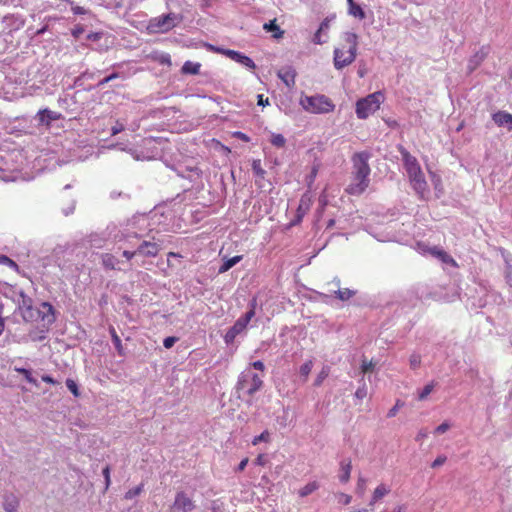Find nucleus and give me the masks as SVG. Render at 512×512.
Masks as SVG:
<instances>
[{
  "mask_svg": "<svg viewBox=\"0 0 512 512\" xmlns=\"http://www.w3.org/2000/svg\"><path fill=\"white\" fill-rule=\"evenodd\" d=\"M371 155L367 151L355 153L352 157L353 172L352 181L347 187V192L351 195L362 194L369 185V175L371 172L368 160Z\"/></svg>",
  "mask_w": 512,
  "mask_h": 512,
  "instance_id": "nucleus-1",
  "label": "nucleus"
},
{
  "mask_svg": "<svg viewBox=\"0 0 512 512\" xmlns=\"http://www.w3.org/2000/svg\"><path fill=\"white\" fill-rule=\"evenodd\" d=\"M263 387L262 377L251 369L244 370L238 377L236 392L238 398L252 397Z\"/></svg>",
  "mask_w": 512,
  "mask_h": 512,
  "instance_id": "nucleus-2",
  "label": "nucleus"
},
{
  "mask_svg": "<svg viewBox=\"0 0 512 512\" xmlns=\"http://www.w3.org/2000/svg\"><path fill=\"white\" fill-rule=\"evenodd\" d=\"M300 105L305 111L313 114H327L335 109L332 100L323 94L301 96Z\"/></svg>",
  "mask_w": 512,
  "mask_h": 512,
  "instance_id": "nucleus-3",
  "label": "nucleus"
},
{
  "mask_svg": "<svg viewBox=\"0 0 512 512\" xmlns=\"http://www.w3.org/2000/svg\"><path fill=\"white\" fill-rule=\"evenodd\" d=\"M256 299L253 298L249 302V310L236 320L234 325L228 329L224 336V341L227 345L232 344L235 338L241 334L247 327L250 320L255 316Z\"/></svg>",
  "mask_w": 512,
  "mask_h": 512,
  "instance_id": "nucleus-4",
  "label": "nucleus"
},
{
  "mask_svg": "<svg viewBox=\"0 0 512 512\" xmlns=\"http://www.w3.org/2000/svg\"><path fill=\"white\" fill-rule=\"evenodd\" d=\"M384 95L381 92L369 94L356 103V115L359 119H366L380 107Z\"/></svg>",
  "mask_w": 512,
  "mask_h": 512,
  "instance_id": "nucleus-5",
  "label": "nucleus"
},
{
  "mask_svg": "<svg viewBox=\"0 0 512 512\" xmlns=\"http://www.w3.org/2000/svg\"><path fill=\"white\" fill-rule=\"evenodd\" d=\"M358 36L355 33L348 32L346 33V41L350 44L349 49L347 50V57L345 60H341V55L343 54V50L335 49L334 50V65L336 69H342L348 65H350L356 57L357 44H358Z\"/></svg>",
  "mask_w": 512,
  "mask_h": 512,
  "instance_id": "nucleus-6",
  "label": "nucleus"
},
{
  "mask_svg": "<svg viewBox=\"0 0 512 512\" xmlns=\"http://www.w3.org/2000/svg\"><path fill=\"white\" fill-rule=\"evenodd\" d=\"M194 501L183 491L176 493L175 500L170 507L171 512H191L195 509Z\"/></svg>",
  "mask_w": 512,
  "mask_h": 512,
  "instance_id": "nucleus-7",
  "label": "nucleus"
},
{
  "mask_svg": "<svg viewBox=\"0 0 512 512\" xmlns=\"http://www.w3.org/2000/svg\"><path fill=\"white\" fill-rule=\"evenodd\" d=\"M409 180L414 191L421 197L424 198V194L427 192V182L421 168L415 170V172L408 173Z\"/></svg>",
  "mask_w": 512,
  "mask_h": 512,
  "instance_id": "nucleus-8",
  "label": "nucleus"
},
{
  "mask_svg": "<svg viewBox=\"0 0 512 512\" xmlns=\"http://www.w3.org/2000/svg\"><path fill=\"white\" fill-rule=\"evenodd\" d=\"M177 19H178V16L176 14L168 13V14L161 15V16L153 19L151 26L156 27L158 30H160L162 32H166L176 26L175 21Z\"/></svg>",
  "mask_w": 512,
  "mask_h": 512,
  "instance_id": "nucleus-9",
  "label": "nucleus"
},
{
  "mask_svg": "<svg viewBox=\"0 0 512 512\" xmlns=\"http://www.w3.org/2000/svg\"><path fill=\"white\" fill-rule=\"evenodd\" d=\"M41 319L48 325L55 322V310L49 302H42L39 309H35V320Z\"/></svg>",
  "mask_w": 512,
  "mask_h": 512,
  "instance_id": "nucleus-10",
  "label": "nucleus"
},
{
  "mask_svg": "<svg viewBox=\"0 0 512 512\" xmlns=\"http://www.w3.org/2000/svg\"><path fill=\"white\" fill-rule=\"evenodd\" d=\"M217 50L220 51L221 53H223L225 56H227L231 60H233L249 69L256 68L254 61L250 57H248L238 51L230 50V49H217Z\"/></svg>",
  "mask_w": 512,
  "mask_h": 512,
  "instance_id": "nucleus-11",
  "label": "nucleus"
},
{
  "mask_svg": "<svg viewBox=\"0 0 512 512\" xmlns=\"http://www.w3.org/2000/svg\"><path fill=\"white\" fill-rule=\"evenodd\" d=\"M160 251V245L153 241H142L137 247L136 252L138 255L144 257H156Z\"/></svg>",
  "mask_w": 512,
  "mask_h": 512,
  "instance_id": "nucleus-12",
  "label": "nucleus"
},
{
  "mask_svg": "<svg viewBox=\"0 0 512 512\" xmlns=\"http://www.w3.org/2000/svg\"><path fill=\"white\" fill-rule=\"evenodd\" d=\"M22 302L19 306L22 317L25 321L35 320V309L32 306V299L21 293Z\"/></svg>",
  "mask_w": 512,
  "mask_h": 512,
  "instance_id": "nucleus-13",
  "label": "nucleus"
},
{
  "mask_svg": "<svg viewBox=\"0 0 512 512\" xmlns=\"http://www.w3.org/2000/svg\"><path fill=\"white\" fill-rule=\"evenodd\" d=\"M492 119L497 126L506 127L508 131H512V114L498 111L492 115Z\"/></svg>",
  "mask_w": 512,
  "mask_h": 512,
  "instance_id": "nucleus-14",
  "label": "nucleus"
},
{
  "mask_svg": "<svg viewBox=\"0 0 512 512\" xmlns=\"http://www.w3.org/2000/svg\"><path fill=\"white\" fill-rule=\"evenodd\" d=\"M400 153L402 156V160L404 162L405 169L407 174L410 172H415V170L421 168L417 159L412 156L406 149L401 148Z\"/></svg>",
  "mask_w": 512,
  "mask_h": 512,
  "instance_id": "nucleus-15",
  "label": "nucleus"
},
{
  "mask_svg": "<svg viewBox=\"0 0 512 512\" xmlns=\"http://www.w3.org/2000/svg\"><path fill=\"white\" fill-rule=\"evenodd\" d=\"M277 75L287 87H293L295 85L296 72L292 67L287 66L281 68Z\"/></svg>",
  "mask_w": 512,
  "mask_h": 512,
  "instance_id": "nucleus-16",
  "label": "nucleus"
},
{
  "mask_svg": "<svg viewBox=\"0 0 512 512\" xmlns=\"http://www.w3.org/2000/svg\"><path fill=\"white\" fill-rule=\"evenodd\" d=\"M488 55V49L482 47L474 55H472L468 61V69L470 72L474 71Z\"/></svg>",
  "mask_w": 512,
  "mask_h": 512,
  "instance_id": "nucleus-17",
  "label": "nucleus"
},
{
  "mask_svg": "<svg viewBox=\"0 0 512 512\" xmlns=\"http://www.w3.org/2000/svg\"><path fill=\"white\" fill-rule=\"evenodd\" d=\"M59 114L57 112L51 111L49 109L40 110L37 113V117L41 124L49 125L51 121L57 120L59 118Z\"/></svg>",
  "mask_w": 512,
  "mask_h": 512,
  "instance_id": "nucleus-18",
  "label": "nucleus"
},
{
  "mask_svg": "<svg viewBox=\"0 0 512 512\" xmlns=\"http://www.w3.org/2000/svg\"><path fill=\"white\" fill-rule=\"evenodd\" d=\"M331 293L335 295V297L341 301H347L356 295L357 291L349 288H341L330 290Z\"/></svg>",
  "mask_w": 512,
  "mask_h": 512,
  "instance_id": "nucleus-19",
  "label": "nucleus"
},
{
  "mask_svg": "<svg viewBox=\"0 0 512 512\" xmlns=\"http://www.w3.org/2000/svg\"><path fill=\"white\" fill-rule=\"evenodd\" d=\"M242 259L241 255L234 256L232 258L224 259L222 265L219 267L218 273L222 274L230 270L233 266L239 263Z\"/></svg>",
  "mask_w": 512,
  "mask_h": 512,
  "instance_id": "nucleus-20",
  "label": "nucleus"
},
{
  "mask_svg": "<svg viewBox=\"0 0 512 512\" xmlns=\"http://www.w3.org/2000/svg\"><path fill=\"white\" fill-rule=\"evenodd\" d=\"M200 63H194L192 61H186L184 65L181 68L182 73L184 74H191V75H197L200 72Z\"/></svg>",
  "mask_w": 512,
  "mask_h": 512,
  "instance_id": "nucleus-21",
  "label": "nucleus"
},
{
  "mask_svg": "<svg viewBox=\"0 0 512 512\" xmlns=\"http://www.w3.org/2000/svg\"><path fill=\"white\" fill-rule=\"evenodd\" d=\"M389 492H390V489L388 487H386L384 484L378 485L373 492V496H372L370 505H373L375 502H377L378 500L383 498Z\"/></svg>",
  "mask_w": 512,
  "mask_h": 512,
  "instance_id": "nucleus-22",
  "label": "nucleus"
},
{
  "mask_svg": "<svg viewBox=\"0 0 512 512\" xmlns=\"http://www.w3.org/2000/svg\"><path fill=\"white\" fill-rule=\"evenodd\" d=\"M109 333L111 335L112 342H113V344L115 346V349L117 350L118 354L120 356H124L125 353H124V349H123V346H122V343H121V339L117 335L115 328L111 326L109 328Z\"/></svg>",
  "mask_w": 512,
  "mask_h": 512,
  "instance_id": "nucleus-23",
  "label": "nucleus"
},
{
  "mask_svg": "<svg viewBox=\"0 0 512 512\" xmlns=\"http://www.w3.org/2000/svg\"><path fill=\"white\" fill-rule=\"evenodd\" d=\"M351 469L352 466L350 461H348L347 463L344 461L341 462V473L339 475V480L342 483H346L350 479Z\"/></svg>",
  "mask_w": 512,
  "mask_h": 512,
  "instance_id": "nucleus-24",
  "label": "nucleus"
},
{
  "mask_svg": "<svg viewBox=\"0 0 512 512\" xmlns=\"http://www.w3.org/2000/svg\"><path fill=\"white\" fill-rule=\"evenodd\" d=\"M263 28L267 32H274L275 38H280L283 35V31L280 29V27L276 24V19L269 21L268 23H265Z\"/></svg>",
  "mask_w": 512,
  "mask_h": 512,
  "instance_id": "nucleus-25",
  "label": "nucleus"
},
{
  "mask_svg": "<svg viewBox=\"0 0 512 512\" xmlns=\"http://www.w3.org/2000/svg\"><path fill=\"white\" fill-rule=\"evenodd\" d=\"M348 13L359 20L366 18L365 11L357 3L353 4L351 7H348Z\"/></svg>",
  "mask_w": 512,
  "mask_h": 512,
  "instance_id": "nucleus-26",
  "label": "nucleus"
},
{
  "mask_svg": "<svg viewBox=\"0 0 512 512\" xmlns=\"http://www.w3.org/2000/svg\"><path fill=\"white\" fill-rule=\"evenodd\" d=\"M318 488H319L318 482L312 481V482L306 484L303 488H301L299 490V495H300V497H306V496L312 494Z\"/></svg>",
  "mask_w": 512,
  "mask_h": 512,
  "instance_id": "nucleus-27",
  "label": "nucleus"
},
{
  "mask_svg": "<svg viewBox=\"0 0 512 512\" xmlns=\"http://www.w3.org/2000/svg\"><path fill=\"white\" fill-rule=\"evenodd\" d=\"M118 260L112 254H103L102 255V264L107 269H115Z\"/></svg>",
  "mask_w": 512,
  "mask_h": 512,
  "instance_id": "nucleus-28",
  "label": "nucleus"
},
{
  "mask_svg": "<svg viewBox=\"0 0 512 512\" xmlns=\"http://www.w3.org/2000/svg\"><path fill=\"white\" fill-rule=\"evenodd\" d=\"M329 372H330V368L328 366H324L321 369V371L318 373V375L314 381V386H316V387L320 386L323 383V381L328 377Z\"/></svg>",
  "mask_w": 512,
  "mask_h": 512,
  "instance_id": "nucleus-29",
  "label": "nucleus"
},
{
  "mask_svg": "<svg viewBox=\"0 0 512 512\" xmlns=\"http://www.w3.org/2000/svg\"><path fill=\"white\" fill-rule=\"evenodd\" d=\"M15 371L18 372L19 374L23 375L24 378L31 384L33 385H37V381L35 378H33L32 374H31V371L29 369H26V368H19V367H15Z\"/></svg>",
  "mask_w": 512,
  "mask_h": 512,
  "instance_id": "nucleus-30",
  "label": "nucleus"
},
{
  "mask_svg": "<svg viewBox=\"0 0 512 512\" xmlns=\"http://www.w3.org/2000/svg\"><path fill=\"white\" fill-rule=\"evenodd\" d=\"M19 503L15 498L6 499L4 509L6 512H17Z\"/></svg>",
  "mask_w": 512,
  "mask_h": 512,
  "instance_id": "nucleus-31",
  "label": "nucleus"
},
{
  "mask_svg": "<svg viewBox=\"0 0 512 512\" xmlns=\"http://www.w3.org/2000/svg\"><path fill=\"white\" fill-rule=\"evenodd\" d=\"M286 139L282 134H273L271 137V144L275 147L281 148L285 145Z\"/></svg>",
  "mask_w": 512,
  "mask_h": 512,
  "instance_id": "nucleus-32",
  "label": "nucleus"
},
{
  "mask_svg": "<svg viewBox=\"0 0 512 512\" xmlns=\"http://www.w3.org/2000/svg\"><path fill=\"white\" fill-rule=\"evenodd\" d=\"M252 170L256 176L264 178L266 171L262 168L260 160L253 161Z\"/></svg>",
  "mask_w": 512,
  "mask_h": 512,
  "instance_id": "nucleus-33",
  "label": "nucleus"
},
{
  "mask_svg": "<svg viewBox=\"0 0 512 512\" xmlns=\"http://www.w3.org/2000/svg\"><path fill=\"white\" fill-rule=\"evenodd\" d=\"M434 386H435L434 382L427 384L422 389V391L418 394V399L420 401L425 400L427 398V396L433 391Z\"/></svg>",
  "mask_w": 512,
  "mask_h": 512,
  "instance_id": "nucleus-34",
  "label": "nucleus"
},
{
  "mask_svg": "<svg viewBox=\"0 0 512 512\" xmlns=\"http://www.w3.org/2000/svg\"><path fill=\"white\" fill-rule=\"evenodd\" d=\"M66 386L75 397L80 395L78 385L73 379L68 378L66 380Z\"/></svg>",
  "mask_w": 512,
  "mask_h": 512,
  "instance_id": "nucleus-35",
  "label": "nucleus"
},
{
  "mask_svg": "<svg viewBox=\"0 0 512 512\" xmlns=\"http://www.w3.org/2000/svg\"><path fill=\"white\" fill-rule=\"evenodd\" d=\"M312 367H313V362L311 360L303 363L301 366H300V375L301 376H304L305 379L308 377L309 373L311 372L312 370Z\"/></svg>",
  "mask_w": 512,
  "mask_h": 512,
  "instance_id": "nucleus-36",
  "label": "nucleus"
},
{
  "mask_svg": "<svg viewBox=\"0 0 512 512\" xmlns=\"http://www.w3.org/2000/svg\"><path fill=\"white\" fill-rule=\"evenodd\" d=\"M143 490V484H140L130 490H128L126 493H125V499H132L136 496H138Z\"/></svg>",
  "mask_w": 512,
  "mask_h": 512,
  "instance_id": "nucleus-37",
  "label": "nucleus"
},
{
  "mask_svg": "<svg viewBox=\"0 0 512 512\" xmlns=\"http://www.w3.org/2000/svg\"><path fill=\"white\" fill-rule=\"evenodd\" d=\"M328 40V36H325V34L323 32H320V29L318 28V30L315 32L314 36H313V39L312 41L315 43V44H324L326 43Z\"/></svg>",
  "mask_w": 512,
  "mask_h": 512,
  "instance_id": "nucleus-38",
  "label": "nucleus"
},
{
  "mask_svg": "<svg viewBox=\"0 0 512 512\" xmlns=\"http://www.w3.org/2000/svg\"><path fill=\"white\" fill-rule=\"evenodd\" d=\"M269 439H270V433L267 430H265L259 436H256L253 439L252 444L257 445L260 442H268Z\"/></svg>",
  "mask_w": 512,
  "mask_h": 512,
  "instance_id": "nucleus-39",
  "label": "nucleus"
},
{
  "mask_svg": "<svg viewBox=\"0 0 512 512\" xmlns=\"http://www.w3.org/2000/svg\"><path fill=\"white\" fill-rule=\"evenodd\" d=\"M121 77L120 73L118 72H113L111 73L110 75H108L107 77L103 78L102 80H100L97 84L98 87H103L105 84L109 83L110 81L114 80V79H117Z\"/></svg>",
  "mask_w": 512,
  "mask_h": 512,
  "instance_id": "nucleus-40",
  "label": "nucleus"
},
{
  "mask_svg": "<svg viewBox=\"0 0 512 512\" xmlns=\"http://www.w3.org/2000/svg\"><path fill=\"white\" fill-rule=\"evenodd\" d=\"M76 207V200L74 198L70 199L67 207L62 209V212L65 216H69L74 213Z\"/></svg>",
  "mask_w": 512,
  "mask_h": 512,
  "instance_id": "nucleus-41",
  "label": "nucleus"
},
{
  "mask_svg": "<svg viewBox=\"0 0 512 512\" xmlns=\"http://www.w3.org/2000/svg\"><path fill=\"white\" fill-rule=\"evenodd\" d=\"M109 196H110V198H111L112 200H116V199H118V198H122V199H124V200H129V199H130V195H129V194L124 193V192H122V191H117V190H112V191L110 192V195H109Z\"/></svg>",
  "mask_w": 512,
  "mask_h": 512,
  "instance_id": "nucleus-42",
  "label": "nucleus"
},
{
  "mask_svg": "<svg viewBox=\"0 0 512 512\" xmlns=\"http://www.w3.org/2000/svg\"><path fill=\"white\" fill-rule=\"evenodd\" d=\"M409 364L412 369H417L421 364V357L419 354H412L409 358Z\"/></svg>",
  "mask_w": 512,
  "mask_h": 512,
  "instance_id": "nucleus-43",
  "label": "nucleus"
},
{
  "mask_svg": "<svg viewBox=\"0 0 512 512\" xmlns=\"http://www.w3.org/2000/svg\"><path fill=\"white\" fill-rule=\"evenodd\" d=\"M65 1L72 5L71 9L75 15H84L87 13V10L84 7L74 5V2L72 0H65Z\"/></svg>",
  "mask_w": 512,
  "mask_h": 512,
  "instance_id": "nucleus-44",
  "label": "nucleus"
},
{
  "mask_svg": "<svg viewBox=\"0 0 512 512\" xmlns=\"http://www.w3.org/2000/svg\"><path fill=\"white\" fill-rule=\"evenodd\" d=\"M0 264L7 265V266H9L11 268H17L18 267L16 262H14L12 259H10L6 255H0Z\"/></svg>",
  "mask_w": 512,
  "mask_h": 512,
  "instance_id": "nucleus-45",
  "label": "nucleus"
},
{
  "mask_svg": "<svg viewBox=\"0 0 512 512\" xmlns=\"http://www.w3.org/2000/svg\"><path fill=\"white\" fill-rule=\"evenodd\" d=\"M375 363L373 361L363 360L361 365L362 373L370 372L374 369Z\"/></svg>",
  "mask_w": 512,
  "mask_h": 512,
  "instance_id": "nucleus-46",
  "label": "nucleus"
},
{
  "mask_svg": "<svg viewBox=\"0 0 512 512\" xmlns=\"http://www.w3.org/2000/svg\"><path fill=\"white\" fill-rule=\"evenodd\" d=\"M178 341L177 337L169 336L166 337L163 341V345L166 349H170L173 347V345Z\"/></svg>",
  "mask_w": 512,
  "mask_h": 512,
  "instance_id": "nucleus-47",
  "label": "nucleus"
},
{
  "mask_svg": "<svg viewBox=\"0 0 512 512\" xmlns=\"http://www.w3.org/2000/svg\"><path fill=\"white\" fill-rule=\"evenodd\" d=\"M367 396V388L366 385L363 384L361 387H359L355 392V397L358 399H363Z\"/></svg>",
  "mask_w": 512,
  "mask_h": 512,
  "instance_id": "nucleus-48",
  "label": "nucleus"
},
{
  "mask_svg": "<svg viewBox=\"0 0 512 512\" xmlns=\"http://www.w3.org/2000/svg\"><path fill=\"white\" fill-rule=\"evenodd\" d=\"M447 460V457L444 455L438 456L431 464L432 468H438L443 465Z\"/></svg>",
  "mask_w": 512,
  "mask_h": 512,
  "instance_id": "nucleus-49",
  "label": "nucleus"
},
{
  "mask_svg": "<svg viewBox=\"0 0 512 512\" xmlns=\"http://www.w3.org/2000/svg\"><path fill=\"white\" fill-rule=\"evenodd\" d=\"M329 27H330V19L325 18L319 26L320 32H323L325 34V36H327V31L329 30Z\"/></svg>",
  "mask_w": 512,
  "mask_h": 512,
  "instance_id": "nucleus-50",
  "label": "nucleus"
},
{
  "mask_svg": "<svg viewBox=\"0 0 512 512\" xmlns=\"http://www.w3.org/2000/svg\"><path fill=\"white\" fill-rule=\"evenodd\" d=\"M158 61L160 64L163 65H171V57L168 53L161 54L160 57L158 58Z\"/></svg>",
  "mask_w": 512,
  "mask_h": 512,
  "instance_id": "nucleus-51",
  "label": "nucleus"
},
{
  "mask_svg": "<svg viewBox=\"0 0 512 512\" xmlns=\"http://www.w3.org/2000/svg\"><path fill=\"white\" fill-rule=\"evenodd\" d=\"M124 130V125L120 123L119 121L116 122V125H114L111 128V134L117 135L118 133L122 132Z\"/></svg>",
  "mask_w": 512,
  "mask_h": 512,
  "instance_id": "nucleus-52",
  "label": "nucleus"
},
{
  "mask_svg": "<svg viewBox=\"0 0 512 512\" xmlns=\"http://www.w3.org/2000/svg\"><path fill=\"white\" fill-rule=\"evenodd\" d=\"M102 473H103V476L105 478L106 488H108L109 485H110V469H109V466H106L103 469Z\"/></svg>",
  "mask_w": 512,
  "mask_h": 512,
  "instance_id": "nucleus-53",
  "label": "nucleus"
},
{
  "mask_svg": "<svg viewBox=\"0 0 512 512\" xmlns=\"http://www.w3.org/2000/svg\"><path fill=\"white\" fill-rule=\"evenodd\" d=\"M449 427H450V426H449V424H448V423H446V422H444V423L440 424V425L436 428L435 432H436L437 434H443V433H445V432L449 429Z\"/></svg>",
  "mask_w": 512,
  "mask_h": 512,
  "instance_id": "nucleus-54",
  "label": "nucleus"
},
{
  "mask_svg": "<svg viewBox=\"0 0 512 512\" xmlns=\"http://www.w3.org/2000/svg\"><path fill=\"white\" fill-rule=\"evenodd\" d=\"M257 104L259 106H266V105H269V100H268V98H264V96L262 94H259V95H257Z\"/></svg>",
  "mask_w": 512,
  "mask_h": 512,
  "instance_id": "nucleus-55",
  "label": "nucleus"
},
{
  "mask_svg": "<svg viewBox=\"0 0 512 512\" xmlns=\"http://www.w3.org/2000/svg\"><path fill=\"white\" fill-rule=\"evenodd\" d=\"M212 512H224L223 505L221 503H218L217 501H214L212 503Z\"/></svg>",
  "mask_w": 512,
  "mask_h": 512,
  "instance_id": "nucleus-56",
  "label": "nucleus"
},
{
  "mask_svg": "<svg viewBox=\"0 0 512 512\" xmlns=\"http://www.w3.org/2000/svg\"><path fill=\"white\" fill-rule=\"evenodd\" d=\"M234 136L244 142H249V140H250V138L245 133L240 132V131L235 132Z\"/></svg>",
  "mask_w": 512,
  "mask_h": 512,
  "instance_id": "nucleus-57",
  "label": "nucleus"
},
{
  "mask_svg": "<svg viewBox=\"0 0 512 512\" xmlns=\"http://www.w3.org/2000/svg\"><path fill=\"white\" fill-rule=\"evenodd\" d=\"M42 381L46 382V383H49V384H52V385H56L58 382L53 378L51 377L50 375H43L42 377Z\"/></svg>",
  "mask_w": 512,
  "mask_h": 512,
  "instance_id": "nucleus-58",
  "label": "nucleus"
},
{
  "mask_svg": "<svg viewBox=\"0 0 512 512\" xmlns=\"http://www.w3.org/2000/svg\"><path fill=\"white\" fill-rule=\"evenodd\" d=\"M137 254L136 250L135 251H128V250H125L123 251V256L127 259V260H131L133 257H135Z\"/></svg>",
  "mask_w": 512,
  "mask_h": 512,
  "instance_id": "nucleus-59",
  "label": "nucleus"
},
{
  "mask_svg": "<svg viewBox=\"0 0 512 512\" xmlns=\"http://www.w3.org/2000/svg\"><path fill=\"white\" fill-rule=\"evenodd\" d=\"M84 32V28L81 27V26H78L76 28L73 29L72 31V35L75 37V38H79L80 35Z\"/></svg>",
  "mask_w": 512,
  "mask_h": 512,
  "instance_id": "nucleus-60",
  "label": "nucleus"
},
{
  "mask_svg": "<svg viewBox=\"0 0 512 512\" xmlns=\"http://www.w3.org/2000/svg\"><path fill=\"white\" fill-rule=\"evenodd\" d=\"M252 367L260 371H263L265 368L264 363L260 360L253 362Z\"/></svg>",
  "mask_w": 512,
  "mask_h": 512,
  "instance_id": "nucleus-61",
  "label": "nucleus"
},
{
  "mask_svg": "<svg viewBox=\"0 0 512 512\" xmlns=\"http://www.w3.org/2000/svg\"><path fill=\"white\" fill-rule=\"evenodd\" d=\"M398 405H399V402L396 403V405L394 407H392L388 413H387V417L391 418V417H394L398 411Z\"/></svg>",
  "mask_w": 512,
  "mask_h": 512,
  "instance_id": "nucleus-62",
  "label": "nucleus"
},
{
  "mask_svg": "<svg viewBox=\"0 0 512 512\" xmlns=\"http://www.w3.org/2000/svg\"><path fill=\"white\" fill-rule=\"evenodd\" d=\"M506 281L512 287V269L506 273Z\"/></svg>",
  "mask_w": 512,
  "mask_h": 512,
  "instance_id": "nucleus-63",
  "label": "nucleus"
},
{
  "mask_svg": "<svg viewBox=\"0 0 512 512\" xmlns=\"http://www.w3.org/2000/svg\"><path fill=\"white\" fill-rule=\"evenodd\" d=\"M405 511H406V506L400 505V506L395 507L392 512H405Z\"/></svg>",
  "mask_w": 512,
  "mask_h": 512,
  "instance_id": "nucleus-64",
  "label": "nucleus"
}]
</instances>
